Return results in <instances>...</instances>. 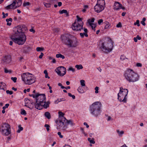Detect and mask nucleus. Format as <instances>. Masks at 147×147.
<instances>
[{"label":"nucleus","instance_id":"f257e3e1","mask_svg":"<svg viewBox=\"0 0 147 147\" xmlns=\"http://www.w3.org/2000/svg\"><path fill=\"white\" fill-rule=\"evenodd\" d=\"M27 30V28L25 26H18L13 28V33L10 38L15 43L19 45H23L26 40V37L24 33Z\"/></svg>","mask_w":147,"mask_h":147},{"label":"nucleus","instance_id":"f03ea898","mask_svg":"<svg viewBox=\"0 0 147 147\" xmlns=\"http://www.w3.org/2000/svg\"><path fill=\"white\" fill-rule=\"evenodd\" d=\"M36 102L35 104L36 109L40 110L44 107L47 109L49 106L50 102L49 101L46 102V97L45 94L37 93V96L36 98Z\"/></svg>","mask_w":147,"mask_h":147},{"label":"nucleus","instance_id":"7ed1b4c3","mask_svg":"<svg viewBox=\"0 0 147 147\" xmlns=\"http://www.w3.org/2000/svg\"><path fill=\"white\" fill-rule=\"evenodd\" d=\"M61 39L63 43L69 47H75L77 46L78 42L76 38L74 37L71 39L69 38L67 34L62 35Z\"/></svg>","mask_w":147,"mask_h":147},{"label":"nucleus","instance_id":"20e7f679","mask_svg":"<svg viewBox=\"0 0 147 147\" xmlns=\"http://www.w3.org/2000/svg\"><path fill=\"white\" fill-rule=\"evenodd\" d=\"M124 76L125 79L129 82H134L138 81L139 77L133 70L128 69L125 71Z\"/></svg>","mask_w":147,"mask_h":147},{"label":"nucleus","instance_id":"39448f33","mask_svg":"<svg viewBox=\"0 0 147 147\" xmlns=\"http://www.w3.org/2000/svg\"><path fill=\"white\" fill-rule=\"evenodd\" d=\"M113 46V42L110 39L102 42L100 45V49L104 53H107L112 51Z\"/></svg>","mask_w":147,"mask_h":147},{"label":"nucleus","instance_id":"423d86ee","mask_svg":"<svg viewBox=\"0 0 147 147\" xmlns=\"http://www.w3.org/2000/svg\"><path fill=\"white\" fill-rule=\"evenodd\" d=\"M102 104L100 102H96L93 103L90 107L91 113L94 116L97 117L100 113Z\"/></svg>","mask_w":147,"mask_h":147},{"label":"nucleus","instance_id":"0eeeda50","mask_svg":"<svg viewBox=\"0 0 147 147\" xmlns=\"http://www.w3.org/2000/svg\"><path fill=\"white\" fill-rule=\"evenodd\" d=\"M31 74L29 73H24L22 74V80L26 84L31 85L35 82L34 78L31 76Z\"/></svg>","mask_w":147,"mask_h":147},{"label":"nucleus","instance_id":"6e6552de","mask_svg":"<svg viewBox=\"0 0 147 147\" xmlns=\"http://www.w3.org/2000/svg\"><path fill=\"white\" fill-rule=\"evenodd\" d=\"M120 92L118 94V99L120 102H126L127 100L126 96H127L128 90L127 89H123L122 87L120 88Z\"/></svg>","mask_w":147,"mask_h":147},{"label":"nucleus","instance_id":"1a4fd4ad","mask_svg":"<svg viewBox=\"0 0 147 147\" xmlns=\"http://www.w3.org/2000/svg\"><path fill=\"white\" fill-rule=\"evenodd\" d=\"M0 132L4 136H8L11 134V129L10 125L4 123L0 126Z\"/></svg>","mask_w":147,"mask_h":147},{"label":"nucleus","instance_id":"9d476101","mask_svg":"<svg viewBox=\"0 0 147 147\" xmlns=\"http://www.w3.org/2000/svg\"><path fill=\"white\" fill-rule=\"evenodd\" d=\"M105 5V2L104 0H98L94 9L95 12L99 13L104 9Z\"/></svg>","mask_w":147,"mask_h":147},{"label":"nucleus","instance_id":"9b49d317","mask_svg":"<svg viewBox=\"0 0 147 147\" xmlns=\"http://www.w3.org/2000/svg\"><path fill=\"white\" fill-rule=\"evenodd\" d=\"M22 1L21 0H14L12 3L5 7V9L8 10L10 9H15L21 5Z\"/></svg>","mask_w":147,"mask_h":147},{"label":"nucleus","instance_id":"f8f14e48","mask_svg":"<svg viewBox=\"0 0 147 147\" xmlns=\"http://www.w3.org/2000/svg\"><path fill=\"white\" fill-rule=\"evenodd\" d=\"M83 22H79L78 23L74 22L72 24L71 28L74 30L81 31V30L83 29Z\"/></svg>","mask_w":147,"mask_h":147},{"label":"nucleus","instance_id":"ddd939ff","mask_svg":"<svg viewBox=\"0 0 147 147\" xmlns=\"http://www.w3.org/2000/svg\"><path fill=\"white\" fill-rule=\"evenodd\" d=\"M55 71L58 75L61 77L64 76L66 72L65 68L63 66L58 67L56 69Z\"/></svg>","mask_w":147,"mask_h":147},{"label":"nucleus","instance_id":"4468645a","mask_svg":"<svg viewBox=\"0 0 147 147\" xmlns=\"http://www.w3.org/2000/svg\"><path fill=\"white\" fill-rule=\"evenodd\" d=\"M66 121H62L61 120H59L56 121V123L57 124V128L60 129L62 125H63V124L65 123Z\"/></svg>","mask_w":147,"mask_h":147},{"label":"nucleus","instance_id":"2eb2a0df","mask_svg":"<svg viewBox=\"0 0 147 147\" xmlns=\"http://www.w3.org/2000/svg\"><path fill=\"white\" fill-rule=\"evenodd\" d=\"M122 5L118 2H115L114 4V9L117 10L121 9Z\"/></svg>","mask_w":147,"mask_h":147},{"label":"nucleus","instance_id":"dca6fc26","mask_svg":"<svg viewBox=\"0 0 147 147\" xmlns=\"http://www.w3.org/2000/svg\"><path fill=\"white\" fill-rule=\"evenodd\" d=\"M84 32L83 33H80V35L81 37V38H83L84 37V36H85L86 37H87L88 36V35L87 34L88 32V30L86 28H84Z\"/></svg>","mask_w":147,"mask_h":147},{"label":"nucleus","instance_id":"f3484780","mask_svg":"<svg viewBox=\"0 0 147 147\" xmlns=\"http://www.w3.org/2000/svg\"><path fill=\"white\" fill-rule=\"evenodd\" d=\"M58 113L59 116V120H61L62 121H66V119L64 117V113L61 111H59L58 112Z\"/></svg>","mask_w":147,"mask_h":147},{"label":"nucleus","instance_id":"a211bd4d","mask_svg":"<svg viewBox=\"0 0 147 147\" xmlns=\"http://www.w3.org/2000/svg\"><path fill=\"white\" fill-rule=\"evenodd\" d=\"M4 60L7 63H8L11 61L10 57L9 56H6L4 57Z\"/></svg>","mask_w":147,"mask_h":147},{"label":"nucleus","instance_id":"6ab92c4d","mask_svg":"<svg viewBox=\"0 0 147 147\" xmlns=\"http://www.w3.org/2000/svg\"><path fill=\"white\" fill-rule=\"evenodd\" d=\"M67 128V125L66 121L63 124V125H62L60 129L63 130H65Z\"/></svg>","mask_w":147,"mask_h":147},{"label":"nucleus","instance_id":"aec40b11","mask_svg":"<svg viewBox=\"0 0 147 147\" xmlns=\"http://www.w3.org/2000/svg\"><path fill=\"white\" fill-rule=\"evenodd\" d=\"M104 24L105 25V29H106L110 28V24L107 21H105V22H104Z\"/></svg>","mask_w":147,"mask_h":147},{"label":"nucleus","instance_id":"412c9836","mask_svg":"<svg viewBox=\"0 0 147 147\" xmlns=\"http://www.w3.org/2000/svg\"><path fill=\"white\" fill-rule=\"evenodd\" d=\"M24 51L26 53H27L31 49V48L30 47H24Z\"/></svg>","mask_w":147,"mask_h":147},{"label":"nucleus","instance_id":"4be33fe9","mask_svg":"<svg viewBox=\"0 0 147 147\" xmlns=\"http://www.w3.org/2000/svg\"><path fill=\"white\" fill-rule=\"evenodd\" d=\"M59 13L61 14H63V13H65L67 16H69V13L67 12L66 10L63 9L62 10H60L59 11Z\"/></svg>","mask_w":147,"mask_h":147},{"label":"nucleus","instance_id":"5701e85b","mask_svg":"<svg viewBox=\"0 0 147 147\" xmlns=\"http://www.w3.org/2000/svg\"><path fill=\"white\" fill-rule=\"evenodd\" d=\"M12 19L11 18H9V19H6V21L7 22V25L8 26H10L11 25V22L12 21Z\"/></svg>","mask_w":147,"mask_h":147},{"label":"nucleus","instance_id":"b1692460","mask_svg":"<svg viewBox=\"0 0 147 147\" xmlns=\"http://www.w3.org/2000/svg\"><path fill=\"white\" fill-rule=\"evenodd\" d=\"M6 84L3 82L0 83V90L3 89L4 90V88H5Z\"/></svg>","mask_w":147,"mask_h":147},{"label":"nucleus","instance_id":"393cba45","mask_svg":"<svg viewBox=\"0 0 147 147\" xmlns=\"http://www.w3.org/2000/svg\"><path fill=\"white\" fill-rule=\"evenodd\" d=\"M45 117L48 119H49L51 118V116L50 113L48 112H46L45 113Z\"/></svg>","mask_w":147,"mask_h":147},{"label":"nucleus","instance_id":"a878e982","mask_svg":"<svg viewBox=\"0 0 147 147\" xmlns=\"http://www.w3.org/2000/svg\"><path fill=\"white\" fill-rule=\"evenodd\" d=\"M77 90L80 93H83L84 92V91L82 87H79L78 89Z\"/></svg>","mask_w":147,"mask_h":147},{"label":"nucleus","instance_id":"bb28decb","mask_svg":"<svg viewBox=\"0 0 147 147\" xmlns=\"http://www.w3.org/2000/svg\"><path fill=\"white\" fill-rule=\"evenodd\" d=\"M56 57L57 58H61L62 59H64L65 58V56L64 55H62L61 54L59 53V54H57L56 55Z\"/></svg>","mask_w":147,"mask_h":147},{"label":"nucleus","instance_id":"cd10ccee","mask_svg":"<svg viewBox=\"0 0 147 147\" xmlns=\"http://www.w3.org/2000/svg\"><path fill=\"white\" fill-rule=\"evenodd\" d=\"M18 129L17 131V133H19L21 131L23 130V129L22 127H21V125H18Z\"/></svg>","mask_w":147,"mask_h":147},{"label":"nucleus","instance_id":"c85d7f7f","mask_svg":"<svg viewBox=\"0 0 147 147\" xmlns=\"http://www.w3.org/2000/svg\"><path fill=\"white\" fill-rule=\"evenodd\" d=\"M75 67L78 70L82 69L83 68V67L81 65H77L75 66Z\"/></svg>","mask_w":147,"mask_h":147},{"label":"nucleus","instance_id":"c756f323","mask_svg":"<svg viewBox=\"0 0 147 147\" xmlns=\"http://www.w3.org/2000/svg\"><path fill=\"white\" fill-rule=\"evenodd\" d=\"M76 17L77 18V21H76L75 22H76V23H78L80 22H83L82 20V19L80 18L78 16H76Z\"/></svg>","mask_w":147,"mask_h":147},{"label":"nucleus","instance_id":"7c9ffc66","mask_svg":"<svg viewBox=\"0 0 147 147\" xmlns=\"http://www.w3.org/2000/svg\"><path fill=\"white\" fill-rule=\"evenodd\" d=\"M141 39V38L139 36V35H137L136 37V38H134V41L135 42H136L138 40H140Z\"/></svg>","mask_w":147,"mask_h":147},{"label":"nucleus","instance_id":"2f4dec72","mask_svg":"<svg viewBox=\"0 0 147 147\" xmlns=\"http://www.w3.org/2000/svg\"><path fill=\"white\" fill-rule=\"evenodd\" d=\"M66 121L67 124H70L71 126H73L74 124L73 123L72 121L71 120H68L66 119Z\"/></svg>","mask_w":147,"mask_h":147},{"label":"nucleus","instance_id":"473e14b6","mask_svg":"<svg viewBox=\"0 0 147 147\" xmlns=\"http://www.w3.org/2000/svg\"><path fill=\"white\" fill-rule=\"evenodd\" d=\"M44 49L43 48H41L40 47H37L36 48V50L38 52L43 51Z\"/></svg>","mask_w":147,"mask_h":147},{"label":"nucleus","instance_id":"72a5a7b5","mask_svg":"<svg viewBox=\"0 0 147 147\" xmlns=\"http://www.w3.org/2000/svg\"><path fill=\"white\" fill-rule=\"evenodd\" d=\"M20 113L22 115H26V111L24 109H21Z\"/></svg>","mask_w":147,"mask_h":147},{"label":"nucleus","instance_id":"f704fd0d","mask_svg":"<svg viewBox=\"0 0 147 147\" xmlns=\"http://www.w3.org/2000/svg\"><path fill=\"white\" fill-rule=\"evenodd\" d=\"M85 81L84 80H81L80 81L81 85L82 86H85Z\"/></svg>","mask_w":147,"mask_h":147},{"label":"nucleus","instance_id":"c9c22d12","mask_svg":"<svg viewBox=\"0 0 147 147\" xmlns=\"http://www.w3.org/2000/svg\"><path fill=\"white\" fill-rule=\"evenodd\" d=\"M88 141L92 144H94L95 143V142L94 141V139H91L90 138H88Z\"/></svg>","mask_w":147,"mask_h":147},{"label":"nucleus","instance_id":"e433bc0d","mask_svg":"<svg viewBox=\"0 0 147 147\" xmlns=\"http://www.w3.org/2000/svg\"><path fill=\"white\" fill-rule=\"evenodd\" d=\"M94 20L95 19L94 18H92L91 19L88 20V22L89 24H92V23L94 22Z\"/></svg>","mask_w":147,"mask_h":147},{"label":"nucleus","instance_id":"4c0bfd02","mask_svg":"<svg viewBox=\"0 0 147 147\" xmlns=\"http://www.w3.org/2000/svg\"><path fill=\"white\" fill-rule=\"evenodd\" d=\"M45 6L47 8H49L51 7V4L49 3H44Z\"/></svg>","mask_w":147,"mask_h":147},{"label":"nucleus","instance_id":"58836bf2","mask_svg":"<svg viewBox=\"0 0 147 147\" xmlns=\"http://www.w3.org/2000/svg\"><path fill=\"white\" fill-rule=\"evenodd\" d=\"M140 21L138 20H136V22L134 23V25H137L138 26H140Z\"/></svg>","mask_w":147,"mask_h":147},{"label":"nucleus","instance_id":"ea45409f","mask_svg":"<svg viewBox=\"0 0 147 147\" xmlns=\"http://www.w3.org/2000/svg\"><path fill=\"white\" fill-rule=\"evenodd\" d=\"M45 127H46L47 130V131H49V127H50L49 125L47 124H46L45 125Z\"/></svg>","mask_w":147,"mask_h":147},{"label":"nucleus","instance_id":"a19ab883","mask_svg":"<svg viewBox=\"0 0 147 147\" xmlns=\"http://www.w3.org/2000/svg\"><path fill=\"white\" fill-rule=\"evenodd\" d=\"M126 59V57L124 55H121L120 57V59L122 60H123Z\"/></svg>","mask_w":147,"mask_h":147},{"label":"nucleus","instance_id":"79ce46f5","mask_svg":"<svg viewBox=\"0 0 147 147\" xmlns=\"http://www.w3.org/2000/svg\"><path fill=\"white\" fill-rule=\"evenodd\" d=\"M68 95L70 97H71L73 99H75V96L74 95H72L71 93H68Z\"/></svg>","mask_w":147,"mask_h":147},{"label":"nucleus","instance_id":"37998d69","mask_svg":"<svg viewBox=\"0 0 147 147\" xmlns=\"http://www.w3.org/2000/svg\"><path fill=\"white\" fill-rule=\"evenodd\" d=\"M30 4V3L29 2H24L23 4L24 6H26L29 5Z\"/></svg>","mask_w":147,"mask_h":147},{"label":"nucleus","instance_id":"c03bdc74","mask_svg":"<svg viewBox=\"0 0 147 147\" xmlns=\"http://www.w3.org/2000/svg\"><path fill=\"white\" fill-rule=\"evenodd\" d=\"M6 92L7 94H9L10 95H11L13 93V92L12 91L9 90H6Z\"/></svg>","mask_w":147,"mask_h":147},{"label":"nucleus","instance_id":"a18cd8bd","mask_svg":"<svg viewBox=\"0 0 147 147\" xmlns=\"http://www.w3.org/2000/svg\"><path fill=\"white\" fill-rule=\"evenodd\" d=\"M2 14L3 15V18H5L6 17H7L8 16V15L7 13H6L5 14V13H4V12H3L2 13Z\"/></svg>","mask_w":147,"mask_h":147},{"label":"nucleus","instance_id":"49530a36","mask_svg":"<svg viewBox=\"0 0 147 147\" xmlns=\"http://www.w3.org/2000/svg\"><path fill=\"white\" fill-rule=\"evenodd\" d=\"M29 96H32L34 98H36L37 96V94H36L35 95L33 94H29Z\"/></svg>","mask_w":147,"mask_h":147},{"label":"nucleus","instance_id":"de8ad7c7","mask_svg":"<svg viewBox=\"0 0 147 147\" xmlns=\"http://www.w3.org/2000/svg\"><path fill=\"white\" fill-rule=\"evenodd\" d=\"M4 71L5 73H11V70H7V69L5 68L4 69Z\"/></svg>","mask_w":147,"mask_h":147},{"label":"nucleus","instance_id":"09e8293b","mask_svg":"<svg viewBox=\"0 0 147 147\" xmlns=\"http://www.w3.org/2000/svg\"><path fill=\"white\" fill-rule=\"evenodd\" d=\"M95 93L96 94H97L98 93V87L97 86H96L95 88Z\"/></svg>","mask_w":147,"mask_h":147},{"label":"nucleus","instance_id":"8fccbe9b","mask_svg":"<svg viewBox=\"0 0 147 147\" xmlns=\"http://www.w3.org/2000/svg\"><path fill=\"white\" fill-rule=\"evenodd\" d=\"M11 79L14 82H16L17 78L16 77H11Z\"/></svg>","mask_w":147,"mask_h":147},{"label":"nucleus","instance_id":"3c124183","mask_svg":"<svg viewBox=\"0 0 147 147\" xmlns=\"http://www.w3.org/2000/svg\"><path fill=\"white\" fill-rule=\"evenodd\" d=\"M116 27L117 28L121 27H122L121 23L120 22H119L118 24L117 25Z\"/></svg>","mask_w":147,"mask_h":147},{"label":"nucleus","instance_id":"603ef678","mask_svg":"<svg viewBox=\"0 0 147 147\" xmlns=\"http://www.w3.org/2000/svg\"><path fill=\"white\" fill-rule=\"evenodd\" d=\"M103 20L102 19H100L98 21V24L99 25H100L101 23L103 22Z\"/></svg>","mask_w":147,"mask_h":147},{"label":"nucleus","instance_id":"864d4df0","mask_svg":"<svg viewBox=\"0 0 147 147\" xmlns=\"http://www.w3.org/2000/svg\"><path fill=\"white\" fill-rule=\"evenodd\" d=\"M117 131L118 133H119L120 135H121L123 134V133H124V132L123 131H119V130H117Z\"/></svg>","mask_w":147,"mask_h":147},{"label":"nucleus","instance_id":"5fc2aeb1","mask_svg":"<svg viewBox=\"0 0 147 147\" xmlns=\"http://www.w3.org/2000/svg\"><path fill=\"white\" fill-rule=\"evenodd\" d=\"M57 134L61 138H63V136L61 135V133L60 132H58L57 133Z\"/></svg>","mask_w":147,"mask_h":147},{"label":"nucleus","instance_id":"6e6d98bb","mask_svg":"<svg viewBox=\"0 0 147 147\" xmlns=\"http://www.w3.org/2000/svg\"><path fill=\"white\" fill-rule=\"evenodd\" d=\"M90 25L91 26L93 29L96 27L95 25L94 24H90Z\"/></svg>","mask_w":147,"mask_h":147},{"label":"nucleus","instance_id":"4d7b16f0","mask_svg":"<svg viewBox=\"0 0 147 147\" xmlns=\"http://www.w3.org/2000/svg\"><path fill=\"white\" fill-rule=\"evenodd\" d=\"M136 65L138 67H141L142 66V64L140 63H137Z\"/></svg>","mask_w":147,"mask_h":147},{"label":"nucleus","instance_id":"13d9d810","mask_svg":"<svg viewBox=\"0 0 147 147\" xmlns=\"http://www.w3.org/2000/svg\"><path fill=\"white\" fill-rule=\"evenodd\" d=\"M68 70L71 71L73 72L75 71L74 69L71 67H69L68 69Z\"/></svg>","mask_w":147,"mask_h":147},{"label":"nucleus","instance_id":"bf43d9fd","mask_svg":"<svg viewBox=\"0 0 147 147\" xmlns=\"http://www.w3.org/2000/svg\"><path fill=\"white\" fill-rule=\"evenodd\" d=\"M44 55V54L42 53H40V55L39 57V58L40 59H41L42 58V57Z\"/></svg>","mask_w":147,"mask_h":147},{"label":"nucleus","instance_id":"052dcab7","mask_svg":"<svg viewBox=\"0 0 147 147\" xmlns=\"http://www.w3.org/2000/svg\"><path fill=\"white\" fill-rule=\"evenodd\" d=\"M40 10V8L39 7V8H36V9H34V11H39Z\"/></svg>","mask_w":147,"mask_h":147},{"label":"nucleus","instance_id":"680f3d73","mask_svg":"<svg viewBox=\"0 0 147 147\" xmlns=\"http://www.w3.org/2000/svg\"><path fill=\"white\" fill-rule=\"evenodd\" d=\"M57 100H58V102H60L62 101H65V99H58Z\"/></svg>","mask_w":147,"mask_h":147},{"label":"nucleus","instance_id":"e2e57ef3","mask_svg":"<svg viewBox=\"0 0 147 147\" xmlns=\"http://www.w3.org/2000/svg\"><path fill=\"white\" fill-rule=\"evenodd\" d=\"M84 125H86L87 128H88L89 127L88 125L87 124V123L84 122Z\"/></svg>","mask_w":147,"mask_h":147},{"label":"nucleus","instance_id":"0e129e2a","mask_svg":"<svg viewBox=\"0 0 147 147\" xmlns=\"http://www.w3.org/2000/svg\"><path fill=\"white\" fill-rule=\"evenodd\" d=\"M58 5L59 7H60L62 5V3L61 2H59Z\"/></svg>","mask_w":147,"mask_h":147},{"label":"nucleus","instance_id":"69168bd1","mask_svg":"<svg viewBox=\"0 0 147 147\" xmlns=\"http://www.w3.org/2000/svg\"><path fill=\"white\" fill-rule=\"evenodd\" d=\"M111 119V117L110 116H108L107 119V121H110Z\"/></svg>","mask_w":147,"mask_h":147},{"label":"nucleus","instance_id":"338daca9","mask_svg":"<svg viewBox=\"0 0 147 147\" xmlns=\"http://www.w3.org/2000/svg\"><path fill=\"white\" fill-rule=\"evenodd\" d=\"M56 61L55 59L53 58L52 59V62L53 63H56Z\"/></svg>","mask_w":147,"mask_h":147},{"label":"nucleus","instance_id":"774afa93","mask_svg":"<svg viewBox=\"0 0 147 147\" xmlns=\"http://www.w3.org/2000/svg\"><path fill=\"white\" fill-rule=\"evenodd\" d=\"M141 23L143 26H145L146 25L145 23L144 22V21H142L141 22Z\"/></svg>","mask_w":147,"mask_h":147}]
</instances>
